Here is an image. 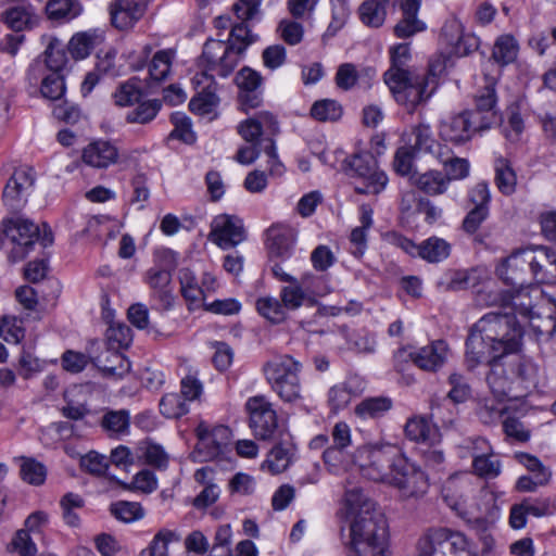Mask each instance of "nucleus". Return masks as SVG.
Here are the masks:
<instances>
[{
	"instance_id": "49530a36",
	"label": "nucleus",
	"mask_w": 556,
	"mask_h": 556,
	"mask_svg": "<svg viewBox=\"0 0 556 556\" xmlns=\"http://www.w3.org/2000/svg\"><path fill=\"white\" fill-rule=\"evenodd\" d=\"M391 66L384 73V80L392 73V75L401 76L400 74L413 73L407 68V63L410 60V49L408 43H399L390 50Z\"/></svg>"
},
{
	"instance_id": "1a4fd4ad",
	"label": "nucleus",
	"mask_w": 556,
	"mask_h": 556,
	"mask_svg": "<svg viewBox=\"0 0 556 556\" xmlns=\"http://www.w3.org/2000/svg\"><path fill=\"white\" fill-rule=\"evenodd\" d=\"M498 300L494 303L502 308L510 309V314H519L530 321L533 331L539 336H552L556 329L555 321L548 316L542 319L540 313L534 311L535 305L532 302L530 293L527 289L517 288L515 292L502 291L497 294Z\"/></svg>"
},
{
	"instance_id": "de8ad7c7",
	"label": "nucleus",
	"mask_w": 556,
	"mask_h": 556,
	"mask_svg": "<svg viewBox=\"0 0 556 556\" xmlns=\"http://www.w3.org/2000/svg\"><path fill=\"white\" fill-rule=\"evenodd\" d=\"M447 383L451 389L446 396L454 404L465 403L471 397L472 390L468 379L464 375L452 372L447 378Z\"/></svg>"
},
{
	"instance_id": "473e14b6",
	"label": "nucleus",
	"mask_w": 556,
	"mask_h": 556,
	"mask_svg": "<svg viewBox=\"0 0 556 556\" xmlns=\"http://www.w3.org/2000/svg\"><path fill=\"white\" fill-rule=\"evenodd\" d=\"M490 208L472 207L468 211L462 223V229L469 236H473V242L486 244L488 235L478 232L481 225L488 219Z\"/></svg>"
},
{
	"instance_id": "ea45409f",
	"label": "nucleus",
	"mask_w": 556,
	"mask_h": 556,
	"mask_svg": "<svg viewBox=\"0 0 556 556\" xmlns=\"http://www.w3.org/2000/svg\"><path fill=\"white\" fill-rule=\"evenodd\" d=\"M448 178L439 170H428L415 179V185L429 195L442 194L447 190Z\"/></svg>"
},
{
	"instance_id": "3c124183",
	"label": "nucleus",
	"mask_w": 556,
	"mask_h": 556,
	"mask_svg": "<svg viewBox=\"0 0 556 556\" xmlns=\"http://www.w3.org/2000/svg\"><path fill=\"white\" fill-rule=\"evenodd\" d=\"M472 473L484 480H492L497 478L502 472V463L498 458L492 455L481 456L472 460Z\"/></svg>"
},
{
	"instance_id": "aec40b11",
	"label": "nucleus",
	"mask_w": 556,
	"mask_h": 556,
	"mask_svg": "<svg viewBox=\"0 0 556 556\" xmlns=\"http://www.w3.org/2000/svg\"><path fill=\"white\" fill-rule=\"evenodd\" d=\"M531 250L530 263L533 281L552 285L556 282V252L547 247L538 245Z\"/></svg>"
},
{
	"instance_id": "9b49d317",
	"label": "nucleus",
	"mask_w": 556,
	"mask_h": 556,
	"mask_svg": "<svg viewBox=\"0 0 556 556\" xmlns=\"http://www.w3.org/2000/svg\"><path fill=\"white\" fill-rule=\"evenodd\" d=\"M2 226H4V235L13 244L8 254L9 261L16 263L24 260L39 240V227L23 218L5 219Z\"/></svg>"
},
{
	"instance_id": "a18cd8bd",
	"label": "nucleus",
	"mask_w": 556,
	"mask_h": 556,
	"mask_svg": "<svg viewBox=\"0 0 556 556\" xmlns=\"http://www.w3.org/2000/svg\"><path fill=\"white\" fill-rule=\"evenodd\" d=\"M143 92L136 78H131L118 86L113 93V99L118 106H131L139 103Z\"/></svg>"
},
{
	"instance_id": "20e7f679",
	"label": "nucleus",
	"mask_w": 556,
	"mask_h": 556,
	"mask_svg": "<svg viewBox=\"0 0 556 556\" xmlns=\"http://www.w3.org/2000/svg\"><path fill=\"white\" fill-rule=\"evenodd\" d=\"M441 64H430L427 72L392 75L384 80L395 101L413 112L420 103L426 102L438 86L437 68Z\"/></svg>"
},
{
	"instance_id": "69168bd1",
	"label": "nucleus",
	"mask_w": 556,
	"mask_h": 556,
	"mask_svg": "<svg viewBox=\"0 0 556 556\" xmlns=\"http://www.w3.org/2000/svg\"><path fill=\"white\" fill-rule=\"evenodd\" d=\"M179 282L184 298L191 302L198 301L203 295V289L198 285L195 275L189 268L179 270Z\"/></svg>"
},
{
	"instance_id": "5701e85b",
	"label": "nucleus",
	"mask_w": 556,
	"mask_h": 556,
	"mask_svg": "<svg viewBox=\"0 0 556 556\" xmlns=\"http://www.w3.org/2000/svg\"><path fill=\"white\" fill-rule=\"evenodd\" d=\"M157 256L163 260L164 267H152L147 271L146 281L156 292L160 293V298L167 301L169 292L167 288L172 280L170 269L176 266V254L168 249H164L157 252Z\"/></svg>"
},
{
	"instance_id": "8fccbe9b",
	"label": "nucleus",
	"mask_w": 556,
	"mask_h": 556,
	"mask_svg": "<svg viewBox=\"0 0 556 556\" xmlns=\"http://www.w3.org/2000/svg\"><path fill=\"white\" fill-rule=\"evenodd\" d=\"M457 448L460 457H471L472 460L481 456L493 454L492 445L482 437L467 438L457 446Z\"/></svg>"
},
{
	"instance_id": "39448f33",
	"label": "nucleus",
	"mask_w": 556,
	"mask_h": 556,
	"mask_svg": "<svg viewBox=\"0 0 556 556\" xmlns=\"http://www.w3.org/2000/svg\"><path fill=\"white\" fill-rule=\"evenodd\" d=\"M302 364L291 355H277L262 366V372L271 390L283 401L293 403L301 396Z\"/></svg>"
},
{
	"instance_id": "4d7b16f0",
	"label": "nucleus",
	"mask_w": 556,
	"mask_h": 556,
	"mask_svg": "<svg viewBox=\"0 0 556 556\" xmlns=\"http://www.w3.org/2000/svg\"><path fill=\"white\" fill-rule=\"evenodd\" d=\"M516 174L506 160H498L495 164V184L504 194H511L516 188Z\"/></svg>"
},
{
	"instance_id": "2eb2a0df",
	"label": "nucleus",
	"mask_w": 556,
	"mask_h": 556,
	"mask_svg": "<svg viewBox=\"0 0 556 556\" xmlns=\"http://www.w3.org/2000/svg\"><path fill=\"white\" fill-rule=\"evenodd\" d=\"M34 184L35 172L31 167L16 168L4 187L2 194L4 204L13 211L20 210L26 203Z\"/></svg>"
},
{
	"instance_id": "cd10ccee",
	"label": "nucleus",
	"mask_w": 556,
	"mask_h": 556,
	"mask_svg": "<svg viewBox=\"0 0 556 556\" xmlns=\"http://www.w3.org/2000/svg\"><path fill=\"white\" fill-rule=\"evenodd\" d=\"M446 528H429L418 539V556H446Z\"/></svg>"
},
{
	"instance_id": "4be33fe9",
	"label": "nucleus",
	"mask_w": 556,
	"mask_h": 556,
	"mask_svg": "<svg viewBox=\"0 0 556 556\" xmlns=\"http://www.w3.org/2000/svg\"><path fill=\"white\" fill-rule=\"evenodd\" d=\"M496 101V92L493 84L486 85L476 96V110L468 112L479 123L480 129L486 130L501 121L495 110Z\"/></svg>"
},
{
	"instance_id": "c85d7f7f",
	"label": "nucleus",
	"mask_w": 556,
	"mask_h": 556,
	"mask_svg": "<svg viewBox=\"0 0 556 556\" xmlns=\"http://www.w3.org/2000/svg\"><path fill=\"white\" fill-rule=\"evenodd\" d=\"M405 434L408 439L434 445L441 440L439 429L425 417H414L406 422Z\"/></svg>"
},
{
	"instance_id": "c03bdc74",
	"label": "nucleus",
	"mask_w": 556,
	"mask_h": 556,
	"mask_svg": "<svg viewBox=\"0 0 556 556\" xmlns=\"http://www.w3.org/2000/svg\"><path fill=\"white\" fill-rule=\"evenodd\" d=\"M391 406L392 401L389 397H368L357 404L354 412L363 419L378 418L388 412Z\"/></svg>"
},
{
	"instance_id": "bf43d9fd",
	"label": "nucleus",
	"mask_w": 556,
	"mask_h": 556,
	"mask_svg": "<svg viewBox=\"0 0 556 556\" xmlns=\"http://www.w3.org/2000/svg\"><path fill=\"white\" fill-rule=\"evenodd\" d=\"M362 22L371 27H379L386 18L384 5L377 0H367L359 7Z\"/></svg>"
},
{
	"instance_id": "79ce46f5",
	"label": "nucleus",
	"mask_w": 556,
	"mask_h": 556,
	"mask_svg": "<svg viewBox=\"0 0 556 556\" xmlns=\"http://www.w3.org/2000/svg\"><path fill=\"white\" fill-rule=\"evenodd\" d=\"M446 556H478L472 543L459 532L446 528Z\"/></svg>"
},
{
	"instance_id": "58836bf2",
	"label": "nucleus",
	"mask_w": 556,
	"mask_h": 556,
	"mask_svg": "<svg viewBox=\"0 0 556 556\" xmlns=\"http://www.w3.org/2000/svg\"><path fill=\"white\" fill-rule=\"evenodd\" d=\"M174 58L175 51L172 49L155 52L149 64L150 79L155 83L164 81L170 74Z\"/></svg>"
},
{
	"instance_id": "f03ea898",
	"label": "nucleus",
	"mask_w": 556,
	"mask_h": 556,
	"mask_svg": "<svg viewBox=\"0 0 556 556\" xmlns=\"http://www.w3.org/2000/svg\"><path fill=\"white\" fill-rule=\"evenodd\" d=\"M345 504L352 516L351 556H388V522L376 503L354 488L345 491Z\"/></svg>"
},
{
	"instance_id": "09e8293b",
	"label": "nucleus",
	"mask_w": 556,
	"mask_h": 556,
	"mask_svg": "<svg viewBox=\"0 0 556 556\" xmlns=\"http://www.w3.org/2000/svg\"><path fill=\"white\" fill-rule=\"evenodd\" d=\"M323 460L330 472L337 473L353 462V454L350 450L329 444L323 452Z\"/></svg>"
},
{
	"instance_id": "a211bd4d",
	"label": "nucleus",
	"mask_w": 556,
	"mask_h": 556,
	"mask_svg": "<svg viewBox=\"0 0 556 556\" xmlns=\"http://www.w3.org/2000/svg\"><path fill=\"white\" fill-rule=\"evenodd\" d=\"M148 0H113L109 5L112 25L119 30H127L144 15Z\"/></svg>"
},
{
	"instance_id": "6ab92c4d",
	"label": "nucleus",
	"mask_w": 556,
	"mask_h": 556,
	"mask_svg": "<svg viewBox=\"0 0 556 556\" xmlns=\"http://www.w3.org/2000/svg\"><path fill=\"white\" fill-rule=\"evenodd\" d=\"M483 130L480 129L479 123L473 116L465 111L443 122L440 127V136L445 141L459 144L470 140L476 131Z\"/></svg>"
},
{
	"instance_id": "f704fd0d",
	"label": "nucleus",
	"mask_w": 556,
	"mask_h": 556,
	"mask_svg": "<svg viewBox=\"0 0 556 556\" xmlns=\"http://www.w3.org/2000/svg\"><path fill=\"white\" fill-rule=\"evenodd\" d=\"M293 454L294 447L291 444L278 443L268 453L262 468H267L275 475L280 473L289 467Z\"/></svg>"
},
{
	"instance_id": "c9c22d12",
	"label": "nucleus",
	"mask_w": 556,
	"mask_h": 556,
	"mask_svg": "<svg viewBox=\"0 0 556 556\" xmlns=\"http://www.w3.org/2000/svg\"><path fill=\"white\" fill-rule=\"evenodd\" d=\"M268 117L269 115L267 113H260L255 117H249L245 119V141L253 142L251 149L245 147V164L254 162L260 154V149L257 147L261 142L254 141L261 137L263 132L262 122Z\"/></svg>"
},
{
	"instance_id": "393cba45",
	"label": "nucleus",
	"mask_w": 556,
	"mask_h": 556,
	"mask_svg": "<svg viewBox=\"0 0 556 556\" xmlns=\"http://www.w3.org/2000/svg\"><path fill=\"white\" fill-rule=\"evenodd\" d=\"M295 241L296 231L288 225H274L267 230V248L271 257L289 258Z\"/></svg>"
},
{
	"instance_id": "6e6d98bb",
	"label": "nucleus",
	"mask_w": 556,
	"mask_h": 556,
	"mask_svg": "<svg viewBox=\"0 0 556 556\" xmlns=\"http://www.w3.org/2000/svg\"><path fill=\"white\" fill-rule=\"evenodd\" d=\"M311 115L319 122H334L341 117L342 106L336 100L323 99L313 104Z\"/></svg>"
},
{
	"instance_id": "9d476101",
	"label": "nucleus",
	"mask_w": 556,
	"mask_h": 556,
	"mask_svg": "<svg viewBox=\"0 0 556 556\" xmlns=\"http://www.w3.org/2000/svg\"><path fill=\"white\" fill-rule=\"evenodd\" d=\"M388 482L396 488L404 498H420L429 489L428 476L403 454L394 459L393 472Z\"/></svg>"
},
{
	"instance_id": "e2e57ef3",
	"label": "nucleus",
	"mask_w": 556,
	"mask_h": 556,
	"mask_svg": "<svg viewBox=\"0 0 556 556\" xmlns=\"http://www.w3.org/2000/svg\"><path fill=\"white\" fill-rule=\"evenodd\" d=\"M263 77L252 68L245 66V106L257 108L262 103V93L257 91Z\"/></svg>"
},
{
	"instance_id": "a19ab883",
	"label": "nucleus",
	"mask_w": 556,
	"mask_h": 556,
	"mask_svg": "<svg viewBox=\"0 0 556 556\" xmlns=\"http://www.w3.org/2000/svg\"><path fill=\"white\" fill-rule=\"evenodd\" d=\"M518 50L517 40L511 35H503L494 43L492 58L500 65H507L516 60Z\"/></svg>"
},
{
	"instance_id": "dca6fc26",
	"label": "nucleus",
	"mask_w": 556,
	"mask_h": 556,
	"mask_svg": "<svg viewBox=\"0 0 556 556\" xmlns=\"http://www.w3.org/2000/svg\"><path fill=\"white\" fill-rule=\"evenodd\" d=\"M502 355V350L498 345L486 339L473 325L466 340L465 362L468 369L472 370L483 363L490 364L492 359Z\"/></svg>"
},
{
	"instance_id": "13d9d810",
	"label": "nucleus",
	"mask_w": 556,
	"mask_h": 556,
	"mask_svg": "<svg viewBox=\"0 0 556 556\" xmlns=\"http://www.w3.org/2000/svg\"><path fill=\"white\" fill-rule=\"evenodd\" d=\"M65 90V81L61 73L51 72L42 78L40 92L43 98L52 101L60 100Z\"/></svg>"
},
{
	"instance_id": "7ed1b4c3",
	"label": "nucleus",
	"mask_w": 556,
	"mask_h": 556,
	"mask_svg": "<svg viewBox=\"0 0 556 556\" xmlns=\"http://www.w3.org/2000/svg\"><path fill=\"white\" fill-rule=\"evenodd\" d=\"M489 365L486 383L497 401L522 396L535 376L532 362L515 353L495 357Z\"/></svg>"
},
{
	"instance_id": "e433bc0d",
	"label": "nucleus",
	"mask_w": 556,
	"mask_h": 556,
	"mask_svg": "<svg viewBox=\"0 0 556 556\" xmlns=\"http://www.w3.org/2000/svg\"><path fill=\"white\" fill-rule=\"evenodd\" d=\"M130 425V414L127 409L108 410L101 419V427L110 437L127 434Z\"/></svg>"
},
{
	"instance_id": "4c0bfd02",
	"label": "nucleus",
	"mask_w": 556,
	"mask_h": 556,
	"mask_svg": "<svg viewBox=\"0 0 556 556\" xmlns=\"http://www.w3.org/2000/svg\"><path fill=\"white\" fill-rule=\"evenodd\" d=\"M484 278V271L479 267L459 269L452 274L446 289L451 291L476 288Z\"/></svg>"
},
{
	"instance_id": "774afa93",
	"label": "nucleus",
	"mask_w": 556,
	"mask_h": 556,
	"mask_svg": "<svg viewBox=\"0 0 556 556\" xmlns=\"http://www.w3.org/2000/svg\"><path fill=\"white\" fill-rule=\"evenodd\" d=\"M352 399L351 382L336 384L328 392V403L332 412L344 408Z\"/></svg>"
},
{
	"instance_id": "b1692460",
	"label": "nucleus",
	"mask_w": 556,
	"mask_h": 556,
	"mask_svg": "<svg viewBox=\"0 0 556 556\" xmlns=\"http://www.w3.org/2000/svg\"><path fill=\"white\" fill-rule=\"evenodd\" d=\"M1 18L15 33L30 29L39 21L36 9L26 0H18L9 7L2 12Z\"/></svg>"
},
{
	"instance_id": "603ef678",
	"label": "nucleus",
	"mask_w": 556,
	"mask_h": 556,
	"mask_svg": "<svg viewBox=\"0 0 556 556\" xmlns=\"http://www.w3.org/2000/svg\"><path fill=\"white\" fill-rule=\"evenodd\" d=\"M45 62L51 72L61 73L67 63V55L63 43L56 39L51 38L45 50Z\"/></svg>"
},
{
	"instance_id": "0eeeda50",
	"label": "nucleus",
	"mask_w": 556,
	"mask_h": 556,
	"mask_svg": "<svg viewBox=\"0 0 556 556\" xmlns=\"http://www.w3.org/2000/svg\"><path fill=\"white\" fill-rule=\"evenodd\" d=\"M346 174L357 180L354 190L358 194H379L388 185L387 174L379 168L376 157L369 152L356 153L345 160Z\"/></svg>"
},
{
	"instance_id": "72a5a7b5",
	"label": "nucleus",
	"mask_w": 556,
	"mask_h": 556,
	"mask_svg": "<svg viewBox=\"0 0 556 556\" xmlns=\"http://www.w3.org/2000/svg\"><path fill=\"white\" fill-rule=\"evenodd\" d=\"M451 254V244L439 237H430L419 243V257L428 263H440Z\"/></svg>"
},
{
	"instance_id": "864d4df0",
	"label": "nucleus",
	"mask_w": 556,
	"mask_h": 556,
	"mask_svg": "<svg viewBox=\"0 0 556 556\" xmlns=\"http://www.w3.org/2000/svg\"><path fill=\"white\" fill-rule=\"evenodd\" d=\"M63 519L71 527L79 526L80 518L76 510L81 509L85 505L84 498L76 493H66L60 501Z\"/></svg>"
},
{
	"instance_id": "412c9836",
	"label": "nucleus",
	"mask_w": 556,
	"mask_h": 556,
	"mask_svg": "<svg viewBox=\"0 0 556 556\" xmlns=\"http://www.w3.org/2000/svg\"><path fill=\"white\" fill-rule=\"evenodd\" d=\"M440 38L450 47V53L456 56H466L479 47V39L473 35L463 34L462 25L457 21L445 23Z\"/></svg>"
},
{
	"instance_id": "f8f14e48",
	"label": "nucleus",
	"mask_w": 556,
	"mask_h": 556,
	"mask_svg": "<svg viewBox=\"0 0 556 556\" xmlns=\"http://www.w3.org/2000/svg\"><path fill=\"white\" fill-rule=\"evenodd\" d=\"M245 409L255 438L263 441L270 439L278 427V418L269 400L265 395L252 396L245 403Z\"/></svg>"
},
{
	"instance_id": "423d86ee",
	"label": "nucleus",
	"mask_w": 556,
	"mask_h": 556,
	"mask_svg": "<svg viewBox=\"0 0 556 556\" xmlns=\"http://www.w3.org/2000/svg\"><path fill=\"white\" fill-rule=\"evenodd\" d=\"M475 326L486 339L498 345L502 354H513L521 345L523 331L515 314L500 311L490 312L483 315Z\"/></svg>"
},
{
	"instance_id": "a878e982",
	"label": "nucleus",
	"mask_w": 556,
	"mask_h": 556,
	"mask_svg": "<svg viewBox=\"0 0 556 556\" xmlns=\"http://www.w3.org/2000/svg\"><path fill=\"white\" fill-rule=\"evenodd\" d=\"M208 237L222 249H230L243 240V231L230 216L220 215L214 218Z\"/></svg>"
},
{
	"instance_id": "6e6552de",
	"label": "nucleus",
	"mask_w": 556,
	"mask_h": 556,
	"mask_svg": "<svg viewBox=\"0 0 556 556\" xmlns=\"http://www.w3.org/2000/svg\"><path fill=\"white\" fill-rule=\"evenodd\" d=\"M397 455L402 453L392 445H364L353 454V463L367 479L388 482Z\"/></svg>"
},
{
	"instance_id": "c756f323",
	"label": "nucleus",
	"mask_w": 556,
	"mask_h": 556,
	"mask_svg": "<svg viewBox=\"0 0 556 556\" xmlns=\"http://www.w3.org/2000/svg\"><path fill=\"white\" fill-rule=\"evenodd\" d=\"M437 160L445 168V177L451 180L464 179L469 175V162L466 159L454 155L451 148H440Z\"/></svg>"
},
{
	"instance_id": "7c9ffc66",
	"label": "nucleus",
	"mask_w": 556,
	"mask_h": 556,
	"mask_svg": "<svg viewBox=\"0 0 556 556\" xmlns=\"http://www.w3.org/2000/svg\"><path fill=\"white\" fill-rule=\"evenodd\" d=\"M102 41L103 36L96 30L77 33L71 38L67 49L73 59L83 60Z\"/></svg>"
},
{
	"instance_id": "4468645a",
	"label": "nucleus",
	"mask_w": 556,
	"mask_h": 556,
	"mask_svg": "<svg viewBox=\"0 0 556 556\" xmlns=\"http://www.w3.org/2000/svg\"><path fill=\"white\" fill-rule=\"evenodd\" d=\"M531 256L529 248L518 250L505 258L501 266L496 268L498 277L508 286L514 288H523L533 282L531 263L528 262Z\"/></svg>"
},
{
	"instance_id": "ddd939ff",
	"label": "nucleus",
	"mask_w": 556,
	"mask_h": 556,
	"mask_svg": "<svg viewBox=\"0 0 556 556\" xmlns=\"http://www.w3.org/2000/svg\"><path fill=\"white\" fill-rule=\"evenodd\" d=\"M198 438L197 452L203 457V460H213L218 458L229 445L232 432L224 425L210 428L205 421H200L195 428Z\"/></svg>"
},
{
	"instance_id": "680f3d73",
	"label": "nucleus",
	"mask_w": 556,
	"mask_h": 556,
	"mask_svg": "<svg viewBox=\"0 0 556 556\" xmlns=\"http://www.w3.org/2000/svg\"><path fill=\"white\" fill-rule=\"evenodd\" d=\"M170 122L174 125V129L170 132L172 138L179 139L187 144H192L195 141L197 137L192 131L191 121L185 113H173Z\"/></svg>"
},
{
	"instance_id": "2f4dec72",
	"label": "nucleus",
	"mask_w": 556,
	"mask_h": 556,
	"mask_svg": "<svg viewBox=\"0 0 556 556\" xmlns=\"http://www.w3.org/2000/svg\"><path fill=\"white\" fill-rule=\"evenodd\" d=\"M412 146L410 149L417 152H425L433 155L437 159V154L440 148H446V144H441L435 141L432 136L430 126L419 124L412 130Z\"/></svg>"
},
{
	"instance_id": "0e129e2a",
	"label": "nucleus",
	"mask_w": 556,
	"mask_h": 556,
	"mask_svg": "<svg viewBox=\"0 0 556 556\" xmlns=\"http://www.w3.org/2000/svg\"><path fill=\"white\" fill-rule=\"evenodd\" d=\"M161 106L162 104L159 100L141 102L134 111L127 113L126 121L139 124L149 123L157 115Z\"/></svg>"
},
{
	"instance_id": "f257e3e1",
	"label": "nucleus",
	"mask_w": 556,
	"mask_h": 556,
	"mask_svg": "<svg viewBox=\"0 0 556 556\" xmlns=\"http://www.w3.org/2000/svg\"><path fill=\"white\" fill-rule=\"evenodd\" d=\"M243 53V23L236 24L227 41L208 39L198 59L200 72L192 81L202 91L189 102L191 112L204 116L213 112L217 97L212 90L214 76L227 77L238 65Z\"/></svg>"
},
{
	"instance_id": "37998d69",
	"label": "nucleus",
	"mask_w": 556,
	"mask_h": 556,
	"mask_svg": "<svg viewBox=\"0 0 556 556\" xmlns=\"http://www.w3.org/2000/svg\"><path fill=\"white\" fill-rule=\"evenodd\" d=\"M179 541V535L169 529H161L139 556H168V545Z\"/></svg>"
},
{
	"instance_id": "bb28decb",
	"label": "nucleus",
	"mask_w": 556,
	"mask_h": 556,
	"mask_svg": "<svg viewBox=\"0 0 556 556\" xmlns=\"http://www.w3.org/2000/svg\"><path fill=\"white\" fill-rule=\"evenodd\" d=\"M117 159V148L113 143L104 140L91 142L83 151L84 162L97 168H106L115 164Z\"/></svg>"
},
{
	"instance_id": "052dcab7",
	"label": "nucleus",
	"mask_w": 556,
	"mask_h": 556,
	"mask_svg": "<svg viewBox=\"0 0 556 556\" xmlns=\"http://www.w3.org/2000/svg\"><path fill=\"white\" fill-rule=\"evenodd\" d=\"M111 514L123 522H132L143 518L144 511L139 503L119 501L110 507Z\"/></svg>"
},
{
	"instance_id": "338daca9",
	"label": "nucleus",
	"mask_w": 556,
	"mask_h": 556,
	"mask_svg": "<svg viewBox=\"0 0 556 556\" xmlns=\"http://www.w3.org/2000/svg\"><path fill=\"white\" fill-rule=\"evenodd\" d=\"M525 129L523 119L519 113L517 105H510L507 109V122L503 125V132L505 137L516 142L520 139V136Z\"/></svg>"
},
{
	"instance_id": "5fc2aeb1",
	"label": "nucleus",
	"mask_w": 556,
	"mask_h": 556,
	"mask_svg": "<svg viewBox=\"0 0 556 556\" xmlns=\"http://www.w3.org/2000/svg\"><path fill=\"white\" fill-rule=\"evenodd\" d=\"M160 412L166 418H179L189 412L180 393H167L160 401Z\"/></svg>"
},
{
	"instance_id": "f3484780",
	"label": "nucleus",
	"mask_w": 556,
	"mask_h": 556,
	"mask_svg": "<svg viewBox=\"0 0 556 556\" xmlns=\"http://www.w3.org/2000/svg\"><path fill=\"white\" fill-rule=\"evenodd\" d=\"M402 355L408 357L418 368L426 371H437L445 363L447 356V345L442 340L418 349H402Z\"/></svg>"
}]
</instances>
